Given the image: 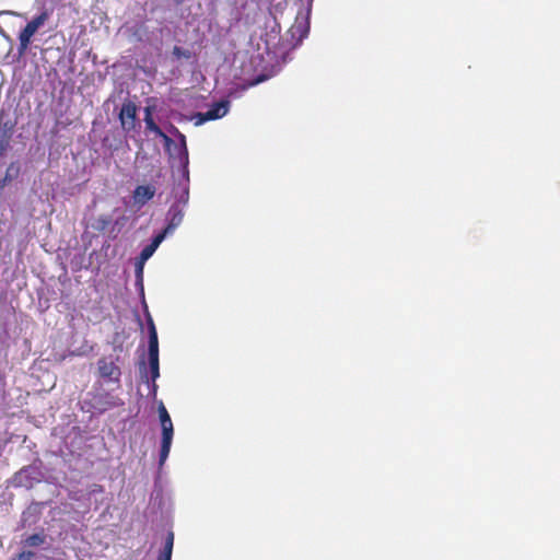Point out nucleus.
Here are the masks:
<instances>
[{
	"mask_svg": "<svg viewBox=\"0 0 560 560\" xmlns=\"http://www.w3.org/2000/svg\"><path fill=\"white\" fill-rule=\"evenodd\" d=\"M122 401L117 396L108 392H101L93 394L91 399V408L95 411L103 413L109 409L121 406Z\"/></svg>",
	"mask_w": 560,
	"mask_h": 560,
	"instance_id": "5",
	"label": "nucleus"
},
{
	"mask_svg": "<svg viewBox=\"0 0 560 560\" xmlns=\"http://www.w3.org/2000/svg\"><path fill=\"white\" fill-rule=\"evenodd\" d=\"M34 472V469L31 467L23 468L14 476V485L16 487H23L26 489H32L34 487L32 479V474Z\"/></svg>",
	"mask_w": 560,
	"mask_h": 560,
	"instance_id": "11",
	"label": "nucleus"
},
{
	"mask_svg": "<svg viewBox=\"0 0 560 560\" xmlns=\"http://www.w3.org/2000/svg\"><path fill=\"white\" fill-rule=\"evenodd\" d=\"M147 131L153 132L156 137L162 138L165 147L168 148L173 144L172 138H170L154 121L153 118L144 119Z\"/></svg>",
	"mask_w": 560,
	"mask_h": 560,
	"instance_id": "13",
	"label": "nucleus"
},
{
	"mask_svg": "<svg viewBox=\"0 0 560 560\" xmlns=\"http://www.w3.org/2000/svg\"><path fill=\"white\" fill-rule=\"evenodd\" d=\"M34 556L33 551H22L18 555V560H30Z\"/></svg>",
	"mask_w": 560,
	"mask_h": 560,
	"instance_id": "21",
	"label": "nucleus"
},
{
	"mask_svg": "<svg viewBox=\"0 0 560 560\" xmlns=\"http://www.w3.org/2000/svg\"><path fill=\"white\" fill-rule=\"evenodd\" d=\"M172 52H173V56L177 59H180V58L190 59L191 58L190 50L184 49L179 46H174Z\"/></svg>",
	"mask_w": 560,
	"mask_h": 560,
	"instance_id": "18",
	"label": "nucleus"
},
{
	"mask_svg": "<svg viewBox=\"0 0 560 560\" xmlns=\"http://www.w3.org/2000/svg\"><path fill=\"white\" fill-rule=\"evenodd\" d=\"M118 117L125 132L133 131L137 127V105L132 101L126 100L121 105Z\"/></svg>",
	"mask_w": 560,
	"mask_h": 560,
	"instance_id": "4",
	"label": "nucleus"
},
{
	"mask_svg": "<svg viewBox=\"0 0 560 560\" xmlns=\"http://www.w3.org/2000/svg\"><path fill=\"white\" fill-rule=\"evenodd\" d=\"M153 110L154 108L151 107V106H147L144 108V119H150V118H153Z\"/></svg>",
	"mask_w": 560,
	"mask_h": 560,
	"instance_id": "22",
	"label": "nucleus"
},
{
	"mask_svg": "<svg viewBox=\"0 0 560 560\" xmlns=\"http://www.w3.org/2000/svg\"><path fill=\"white\" fill-rule=\"evenodd\" d=\"M293 28L298 30V31H302L303 34L302 35H306L307 32H308V26H305L303 24H296L293 26Z\"/></svg>",
	"mask_w": 560,
	"mask_h": 560,
	"instance_id": "23",
	"label": "nucleus"
},
{
	"mask_svg": "<svg viewBox=\"0 0 560 560\" xmlns=\"http://www.w3.org/2000/svg\"><path fill=\"white\" fill-rule=\"evenodd\" d=\"M164 235L159 233L152 238L149 245L142 248L137 262V273L139 277L142 276L144 262L154 254V252L158 249V247L164 241Z\"/></svg>",
	"mask_w": 560,
	"mask_h": 560,
	"instance_id": "8",
	"label": "nucleus"
},
{
	"mask_svg": "<svg viewBox=\"0 0 560 560\" xmlns=\"http://www.w3.org/2000/svg\"><path fill=\"white\" fill-rule=\"evenodd\" d=\"M167 225L160 233L166 237L178 228L184 219L183 205H172L166 214Z\"/></svg>",
	"mask_w": 560,
	"mask_h": 560,
	"instance_id": "7",
	"label": "nucleus"
},
{
	"mask_svg": "<svg viewBox=\"0 0 560 560\" xmlns=\"http://www.w3.org/2000/svg\"><path fill=\"white\" fill-rule=\"evenodd\" d=\"M173 547H174V533L167 532L164 546L160 550L156 560H172L173 555Z\"/></svg>",
	"mask_w": 560,
	"mask_h": 560,
	"instance_id": "12",
	"label": "nucleus"
},
{
	"mask_svg": "<svg viewBox=\"0 0 560 560\" xmlns=\"http://www.w3.org/2000/svg\"><path fill=\"white\" fill-rule=\"evenodd\" d=\"M97 373L107 382L120 383L121 370L112 358L103 357L97 361Z\"/></svg>",
	"mask_w": 560,
	"mask_h": 560,
	"instance_id": "3",
	"label": "nucleus"
},
{
	"mask_svg": "<svg viewBox=\"0 0 560 560\" xmlns=\"http://www.w3.org/2000/svg\"><path fill=\"white\" fill-rule=\"evenodd\" d=\"M179 139H180V144H179V148H178V151H179V161H180V164L183 165V168H184V172L186 173V175L188 176V150H187V145H186V138L183 133H179Z\"/></svg>",
	"mask_w": 560,
	"mask_h": 560,
	"instance_id": "15",
	"label": "nucleus"
},
{
	"mask_svg": "<svg viewBox=\"0 0 560 560\" xmlns=\"http://www.w3.org/2000/svg\"><path fill=\"white\" fill-rule=\"evenodd\" d=\"M112 223V218L109 215H100L96 220V229L100 231H104Z\"/></svg>",
	"mask_w": 560,
	"mask_h": 560,
	"instance_id": "19",
	"label": "nucleus"
},
{
	"mask_svg": "<svg viewBox=\"0 0 560 560\" xmlns=\"http://www.w3.org/2000/svg\"><path fill=\"white\" fill-rule=\"evenodd\" d=\"M49 19V13L44 10L38 15L34 16L32 21H30L25 27L19 34V55H24L28 49L31 39L34 34L42 27L47 20Z\"/></svg>",
	"mask_w": 560,
	"mask_h": 560,
	"instance_id": "2",
	"label": "nucleus"
},
{
	"mask_svg": "<svg viewBox=\"0 0 560 560\" xmlns=\"http://www.w3.org/2000/svg\"><path fill=\"white\" fill-rule=\"evenodd\" d=\"M155 195V187L152 185H139L135 188L132 198L136 206L143 207Z\"/></svg>",
	"mask_w": 560,
	"mask_h": 560,
	"instance_id": "9",
	"label": "nucleus"
},
{
	"mask_svg": "<svg viewBox=\"0 0 560 560\" xmlns=\"http://www.w3.org/2000/svg\"><path fill=\"white\" fill-rule=\"evenodd\" d=\"M149 365L152 380V390L155 394L158 385L155 384L156 378L160 376L159 365V340L158 332L152 319L149 320Z\"/></svg>",
	"mask_w": 560,
	"mask_h": 560,
	"instance_id": "1",
	"label": "nucleus"
},
{
	"mask_svg": "<svg viewBox=\"0 0 560 560\" xmlns=\"http://www.w3.org/2000/svg\"><path fill=\"white\" fill-rule=\"evenodd\" d=\"M174 428H165L162 430L161 450H160V465H163L168 457L171 445L173 441Z\"/></svg>",
	"mask_w": 560,
	"mask_h": 560,
	"instance_id": "10",
	"label": "nucleus"
},
{
	"mask_svg": "<svg viewBox=\"0 0 560 560\" xmlns=\"http://www.w3.org/2000/svg\"><path fill=\"white\" fill-rule=\"evenodd\" d=\"M161 427H162V430L167 428H173V422H172V419H167V420H164L161 422Z\"/></svg>",
	"mask_w": 560,
	"mask_h": 560,
	"instance_id": "24",
	"label": "nucleus"
},
{
	"mask_svg": "<svg viewBox=\"0 0 560 560\" xmlns=\"http://www.w3.org/2000/svg\"><path fill=\"white\" fill-rule=\"evenodd\" d=\"M230 102L222 100L214 103L206 113H198L196 115V125H201L208 120H214L224 117L229 112Z\"/></svg>",
	"mask_w": 560,
	"mask_h": 560,
	"instance_id": "6",
	"label": "nucleus"
},
{
	"mask_svg": "<svg viewBox=\"0 0 560 560\" xmlns=\"http://www.w3.org/2000/svg\"><path fill=\"white\" fill-rule=\"evenodd\" d=\"M159 416H160V421H164V420H167V419H171L165 406L163 405V402L160 404L159 406Z\"/></svg>",
	"mask_w": 560,
	"mask_h": 560,
	"instance_id": "20",
	"label": "nucleus"
},
{
	"mask_svg": "<svg viewBox=\"0 0 560 560\" xmlns=\"http://www.w3.org/2000/svg\"><path fill=\"white\" fill-rule=\"evenodd\" d=\"M44 534H33L25 539V544L30 547H38L45 542Z\"/></svg>",
	"mask_w": 560,
	"mask_h": 560,
	"instance_id": "16",
	"label": "nucleus"
},
{
	"mask_svg": "<svg viewBox=\"0 0 560 560\" xmlns=\"http://www.w3.org/2000/svg\"><path fill=\"white\" fill-rule=\"evenodd\" d=\"M12 136V127L0 122V156H2L9 148Z\"/></svg>",
	"mask_w": 560,
	"mask_h": 560,
	"instance_id": "14",
	"label": "nucleus"
},
{
	"mask_svg": "<svg viewBox=\"0 0 560 560\" xmlns=\"http://www.w3.org/2000/svg\"><path fill=\"white\" fill-rule=\"evenodd\" d=\"M188 200H189V188L187 185H185L182 188V191L178 194L176 202H174L173 205H183V209H184L185 206L188 203Z\"/></svg>",
	"mask_w": 560,
	"mask_h": 560,
	"instance_id": "17",
	"label": "nucleus"
}]
</instances>
